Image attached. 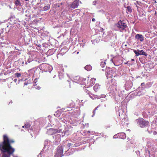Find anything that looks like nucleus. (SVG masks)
Instances as JSON below:
<instances>
[{
  "mask_svg": "<svg viewBox=\"0 0 157 157\" xmlns=\"http://www.w3.org/2000/svg\"><path fill=\"white\" fill-rule=\"evenodd\" d=\"M136 122L137 124L141 127L144 128L148 126L149 122L145 121L143 118H139L136 119Z\"/></svg>",
  "mask_w": 157,
  "mask_h": 157,
  "instance_id": "4",
  "label": "nucleus"
},
{
  "mask_svg": "<svg viewBox=\"0 0 157 157\" xmlns=\"http://www.w3.org/2000/svg\"><path fill=\"white\" fill-rule=\"evenodd\" d=\"M77 78H79V77H77Z\"/></svg>",
  "mask_w": 157,
  "mask_h": 157,
  "instance_id": "55",
  "label": "nucleus"
},
{
  "mask_svg": "<svg viewBox=\"0 0 157 157\" xmlns=\"http://www.w3.org/2000/svg\"><path fill=\"white\" fill-rule=\"evenodd\" d=\"M157 133V132H154L153 133V134H154V135H156Z\"/></svg>",
  "mask_w": 157,
  "mask_h": 157,
  "instance_id": "41",
  "label": "nucleus"
},
{
  "mask_svg": "<svg viewBox=\"0 0 157 157\" xmlns=\"http://www.w3.org/2000/svg\"><path fill=\"white\" fill-rule=\"evenodd\" d=\"M42 152H41V153H40V154H42Z\"/></svg>",
  "mask_w": 157,
  "mask_h": 157,
  "instance_id": "56",
  "label": "nucleus"
},
{
  "mask_svg": "<svg viewBox=\"0 0 157 157\" xmlns=\"http://www.w3.org/2000/svg\"><path fill=\"white\" fill-rule=\"evenodd\" d=\"M61 129H55L52 128H50L48 129L46 133L48 134L51 135L55 134L57 132L60 133V132H61Z\"/></svg>",
  "mask_w": 157,
  "mask_h": 157,
  "instance_id": "8",
  "label": "nucleus"
},
{
  "mask_svg": "<svg viewBox=\"0 0 157 157\" xmlns=\"http://www.w3.org/2000/svg\"><path fill=\"white\" fill-rule=\"evenodd\" d=\"M40 67L45 71L50 72L52 70V66L46 63H43L41 64Z\"/></svg>",
  "mask_w": 157,
  "mask_h": 157,
  "instance_id": "6",
  "label": "nucleus"
},
{
  "mask_svg": "<svg viewBox=\"0 0 157 157\" xmlns=\"http://www.w3.org/2000/svg\"><path fill=\"white\" fill-rule=\"evenodd\" d=\"M50 5H47L43 7V10L44 11H46L50 9Z\"/></svg>",
  "mask_w": 157,
  "mask_h": 157,
  "instance_id": "20",
  "label": "nucleus"
},
{
  "mask_svg": "<svg viewBox=\"0 0 157 157\" xmlns=\"http://www.w3.org/2000/svg\"><path fill=\"white\" fill-rule=\"evenodd\" d=\"M137 51H139V52H140V55H144L145 56H147V54L144 52V51L143 50H141L140 51L139 50H137Z\"/></svg>",
  "mask_w": 157,
  "mask_h": 157,
  "instance_id": "18",
  "label": "nucleus"
},
{
  "mask_svg": "<svg viewBox=\"0 0 157 157\" xmlns=\"http://www.w3.org/2000/svg\"><path fill=\"white\" fill-rule=\"evenodd\" d=\"M127 10L128 13H131L132 12V9L130 6H128L127 7Z\"/></svg>",
  "mask_w": 157,
  "mask_h": 157,
  "instance_id": "22",
  "label": "nucleus"
},
{
  "mask_svg": "<svg viewBox=\"0 0 157 157\" xmlns=\"http://www.w3.org/2000/svg\"><path fill=\"white\" fill-rule=\"evenodd\" d=\"M87 132L88 133H90V131H88Z\"/></svg>",
  "mask_w": 157,
  "mask_h": 157,
  "instance_id": "50",
  "label": "nucleus"
},
{
  "mask_svg": "<svg viewBox=\"0 0 157 157\" xmlns=\"http://www.w3.org/2000/svg\"><path fill=\"white\" fill-rule=\"evenodd\" d=\"M64 131H67L66 135L67 136L69 134V133L68 132L69 129L68 128H67H67L66 127Z\"/></svg>",
  "mask_w": 157,
  "mask_h": 157,
  "instance_id": "28",
  "label": "nucleus"
},
{
  "mask_svg": "<svg viewBox=\"0 0 157 157\" xmlns=\"http://www.w3.org/2000/svg\"><path fill=\"white\" fill-rule=\"evenodd\" d=\"M45 33H46V35L47 36H48V35L49 34V33L47 32H45Z\"/></svg>",
  "mask_w": 157,
  "mask_h": 157,
  "instance_id": "38",
  "label": "nucleus"
},
{
  "mask_svg": "<svg viewBox=\"0 0 157 157\" xmlns=\"http://www.w3.org/2000/svg\"><path fill=\"white\" fill-rule=\"evenodd\" d=\"M119 115V116H120V114H121V115H122L123 113V111L122 109H119L118 110Z\"/></svg>",
  "mask_w": 157,
  "mask_h": 157,
  "instance_id": "26",
  "label": "nucleus"
},
{
  "mask_svg": "<svg viewBox=\"0 0 157 157\" xmlns=\"http://www.w3.org/2000/svg\"><path fill=\"white\" fill-rule=\"evenodd\" d=\"M13 157H18L17 156H15L14 155H13Z\"/></svg>",
  "mask_w": 157,
  "mask_h": 157,
  "instance_id": "49",
  "label": "nucleus"
},
{
  "mask_svg": "<svg viewBox=\"0 0 157 157\" xmlns=\"http://www.w3.org/2000/svg\"><path fill=\"white\" fill-rule=\"evenodd\" d=\"M135 114L137 116H138V114L137 113H135Z\"/></svg>",
  "mask_w": 157,
  "mask_h": 157,
  "instance_id": "47",
  "label": "nucleus"
},
{
  "mask_svg": "<svg viewBox=\"0 0 157 157\" xmlns=\"http://www.w3.org/2000/svg\"><path fill=\"white\" fill-rule=\"evenodd\" d=\"M79 5V0H75L73 2L71 6V8L73 9L77 8Z\"/></svg>",
  "mask_w": 157,
  "mask_h": 157,
  "instance_id": "11",
  "label": "nucleus"
},
{
  "mask_svg": "<svg viewBox=\"0 0 157 157\" xmlns=\"http://www.w3.org/2000/svg\"><path fill=\"white\" fill-rule=\"evenodd\" d=\"M134 52L136 54V56H138L140 55V52H139V51H137L136 50H135L134 51Z\"/></svg>",
  "mask_w": 157,
  "mask_h": 157,
  "instance_id": "25",
  "label": "nucleus"
},
{
  "mask_svg": "<svg viewBox=\"0 0 157 157\" xmlns=\"http://www.w3.org/2000/svg\"><path fill=\"white\" fill-rule=\"evenodd\" d=\"M95 19L94 18H92V21H95Z\"/></svg>",
  "mask_w": 157,
  "mask_h": 157,
  "instance_id": "40",
  "label": "nucleus"
},
{
  "mask_svg": "<svg viewBox=\"0 0 157 157\" xmlns=\"http://www.w3.org/2000/svg\"><path fill=\"white\" fill-rule=\"evenodd\" d=\"M135 38L141 42L143 41L144 40V36L141 34H136L135 36Z\"/></svg>",
  "mask_w": 157,
  "mask_h": 157,
  "instance_id": "13",
  "label": "nucleus"
},
{
  "mask_svg": "<svg viewBox=\"0 0 157 157\" xmlns=\"http://www.w3.org/2000/svg\"><path fill=\"white\" fill-rule=\"evenodd\" d=\"M144 83H141V85L142 86H143V85H144Z\"/></svg>",
  "mask_w": 157,
  "mask_h": 157,
  "instance_id": "48",
  "label": "nucleus"
},
{
  "mask_svg": "<svg viewBox=\"0 0 157 157\" xmlns=\"http://www.w3.org/2000/svg\"><path fill=\"white\" fill-rule=\"evenodd\" d=\"M71 145V143H68L67 146L68 147H70Z\"/></svg>",
  "mask_w": 157,
  "mask_h": 157,
  "instance_id": "35",
  "label": "nucleus"
},
{
  "mask_svg": "<svg viewBox=\"0 0 157 157\" xmlns=\"http://www.w3.org/2000/svg\"><path fill=\"white\" fill-rule=\"evenodd\" d=\"M32 61V60L31 59H28L27 61H25V65H26L27 64V62H28V63H30Z\"/></svg>",
  "mask_w": 157,
  "mask_h": 157,
  "instance_id": "29",
  "label": "nucleus"
},
{
  "mask_svg": "<svg viewBox=\"0 0 157 157\" xmlns=\"http://www.w3.org/2000/svg\"><path fill=\"white\" fill-rule=\"evenodd\" d=\"M89 96L90 98H91L93 99H94L96 98L98 99L99 97L98 96L96 95H94L92 94H89Z\"/></svg>",
  "mask_w": 157,
  "mask_h": 157,
  "instance_id": "16",
  "label": "nucleus"
},
{
  "mask_svg": "<svg viewBox=\"0 0 157 157\" xmlns=\"http://www.w3.org/2000/svg\"><path fill=\"white\" fill-rule=\"evenodd\" d=\"M61 135L60 134H57L53 136L55 139V143L56 144H58L60 141Z\"/></svg>",
  "mask_w": 157,
  "mask_h": 157,
  "instance_id": "10",
  "label": "nucleus"
},
{
  "mask_svg": "<svg viewBox=\"0 0 157 157\" xmlns=\"http://www.w3.org/2000/svg\"><path fill=\"white\" fill-rule=\"evenodd\" d=\"M30 126V124H29L28 123H26L25 124V128L26 129V130H29V128Z\"/></svg>",
  "mask_w": 157,
  "mask_h": 157,
  "instance_id": "24",
  "label": "nucleus"
},
{
  "mask_svg": "<svg viewBox=\"0 0 157 157\" xmlns=\"http://www.w3.org/2000/svg\"><path fill=\"white\" fill-rule=\"evenodd\" d=\"M115 27L120 29V31L122 32L127 27L126 24L121 20L115 25Z\"/></svg>",
  "mask_w": 157,
  "mask_h": 157,
  "instance_id": "3",
  "label": "nucleus"
},
{
  "mask_svg": "<svg viewBox=\"0 0 157 157\" xmlns=\"http://www.w3.org/2000/svg\"><path fill=\"white\" fill-rule=\"evenodd\" d=\"M12 103V101H11L10 102V103Z\"/></svg>",
  "mask_w": 157,
  "mask_h": 157,
  "instance_id": "52",
  "label": "nucleus"
},
{
  "mask_svg": "<svg viewBox=\"0 0 157 157\" xmlns=\"http://www.w3.org/2000/svg\"><path fill=\"white\" fill-rule=\"evenodd\" d=\"M125 115H123V116H124Z\"/></svg>",
  "mask_w": 157,
  "mask_h": 157,
  "instance_id": "60",
  "label": "nucleus"
},
{
  "mask_svg": "<svg viewBox=\"0 0 157 157\" xmlns=\"http://www.w3.org/2000/svg\"><path fill=\"white\" fill-rule=\"evenodd\" d=\"M105 65L104 64V63H103L102 66H101V67H104Z\"/></svg>",
  "mask_w": 157,
  "mask_h": 157,
  "instance_id": "43",
  "label": "nucleus"
},
{
  "mask_svg": "<svg viewBox=\"0 0 157 157\" xmlns=\"http://www.w3.org/2000/svg\"><path fill=\"white\" fill-rule=\"evenodd\" d=\"M67 81H68L69 82V81L68 80H67Z\"/></svg>",
  "mask_w": 157,
  "mask_h": 157,
  "instance_id": "58",
  "label": "nucleus"
},
{
  "mask_svg": "<svg viewBox=\"0 0 157 157\" xmlns=\"http://www.w3.org/2000/svg\"><path fill=\"white\" fill-rule=\"evenodd\" d=\"M118 135L119 138L123 139H125L126 137L125 134L123 132L119 133Z\"/></svg>",
  "mask_w": 157,
  "mask_h": 157,
  "instance_id": "15",
  "label": "nucleus"
},
{
  "mask_svg": "<svg viewBox=\"0 0 157 157\" xmlns=\"http://www.w3.org/2000/svg\"><path fill=\"white\" fill-rule=\"evenodd\" d=\"M14 3L16 6H20L21 5V2H20L17 0H16L15 2Z\"/></svg>",
  "mask_w": 157,
  "mask_h": 157,
  "instance_id": "21",
  "label": "nucleus"
},
{
  "mask_svg": "<svg viewBox=\"0 0 157 157\" xmlns=\"http://www.w3.org/2000/svg\"><path fill=\"white\" fill-rule=\"evenodd\" d=\"M136 153H138V152H137V151H136Z\"/></svg>",
  "mask_w": 157,
  "mask_h": 157,
  "instance_id": "53",
  "label": "nucleus"
},
{
  "mask_svg": "<svg viewBox=\"0 0 157 157\" xmlns=\"http://www.w3.org/2000/svg\"><path fill=\"white\" fill-rule=\"evenodd\" d=\"M119 137L118 134L114 136L113 137L114 138H117Z\"/></svg>",
  "mask_w": 157,
  "mask_h": 157,
  "instance_id": "32",
  "label": "nucleus"
},
{
  "mask_svg": "<svg viewBox=\"0 0 157 157\" xmlns=\"http://www.w3.org/2000/svg\"><path fill=\"white\" fill-rule=\"evenodd\" d=\"M108 83L109 84V85H108V86H109L110 90L113 87V88L115 90L116 94H117L119 97H121L122 96L124 91L121 90L119 87H117V83L114 79H112L110 81H108Z\"/></svg>",
  "mask_w": 157,
  "mask_h": 157,
  "instance_id": "1",
  "label": "nucleus"
},
{
  "mask_svg": "<svg viewBox=\"0 0 157 157\" xmlns=\"http://www.w3.org/2000/svg\"><path fill=\"white\" fill-rule=\"evenodd\" d=\"M86 93L89 94H89H91V93L90 92V91H88L87 90L86 92Z\"/></svg>",
  "mask_w": 157,
  "mask_h": 157,
  "instance_id": "34",
  "label": "nucleus"
},
{
  "mask_svg": "<svg viewBox=\"0 0 157 157\" xmlns=\"http://www.w3.org/2000/svg\"><path fill=\"white\" fill-rule=\"evenodd\" d=\"M95 81V79L94 78H92L91 79L90 82H89L87 83V87H90L93 86V85ZM86 86V85H85Z\"/></svg>",
  "mask_w": 157,
  "mask_h": 157,
  "instance_id": "12",
  "label": "nucleus"
},
{
  "mask_svg": "<svg viewBox=\"0 0 157 157\" xmlns=\"http://www.w3.org/2000/svg\"><path fill=\"white\" fill-rule=\"evenodd\" d=\"M78 52H77V53H78Z\"/></svg>",
  "mask_w": 157,
  "mask_h": 157,
  "instance_id": "57",
  "label": "nucleus"
},
{
  "mask_svg": "<svg viewBox=\"0 0 157 157\" xmlns=\"http://www.w3.org/2000/svg\"><path fill=\"white\" fill-rule=\"evenodd\" d=\"M28 84L27 82H25L24 83V85H27Z\"/></svg>",
  "mask_w": 157,
  "mask_h": 157,
  "instance_id": "39",
  "label": "nucleus"
},
{
  "mask_svg": "<svg viewBox=\"0 0 157 157\" xmlns=\"http://www.w3.org/2000/svg\"><path fill=\"white\" fill-rule=\"evenodd\" d=\"M116 72V70L114 68H109V71L107 70L106 73V75L107 78H111L113 76L114 77L115 75Z\"/></svg>",
  "mask_w": 157,
  "mask_h": 157,
  "instance_id": "5",
  "label": "nucleus"
},
{
  "mask_svg": "<svg viewBox=\"0 0 157 157\" xmlns=\"http://www.w3.org/2000/svg\"><path fill=\"white\" fill-rule=\"evenodd\" d=\"M125 115H123V116H124Z\"/></svg>",
  "mask_w": 157,
  "mask_h": 157,
  "instance_id": "59",
  "label": "nucleus"
},
{
  "mask_svg": "<svg viewBox=\"0 0 157 157\" xmlns=\"http://www.w3.org/2000/svg\"><path fill=\"white\" fill-rule=\"evenodd\" d=\"M34 87L37 89L39 90L40 89V87L39 86H38L36 87V85L34 84Z\"/></svg>",
  "mask_w": 157,
  "mask_h": 157,
  "instance_id": "31",
  "label": "nucleus"
},
{
  "mask_svg": "<svg viewBox=\"0 0 157 157\" xmlns=\"http://www.w3.org/2000/svg\"><path fill=\"white\" fill-rule=\"evenodd\" d=\"M103 63H104V64L105 65V62L104 61L103 62H101V65L102 66V65Z\"/></svg>",
  "mask_w": 157,
  "mask_h": 157,
  "instance_id": "36",
  "label": "nucleus"
},
{
  "mask_svg": "<svg viewBox=\"0 0 157 157\" xmlns=\"http://www.w3.org/2000/svg\"><path fill=\"white\" fill-rule=\"evenodd\" d=\"M15 75L17 77H21V75L20 73H16L15 74Z\"/></svg>",
  "mask_w": 157,
  "mask_h": 157,
  "instance_id": "30",
  "label": "nucleus"
},
{
  "mask_svg": "<svg viewBox=\"0 0 157 157\" xmlns=\"http://www.w3.org/2000/svg\"><path fill=\"white\" fill-rule=\"evenodd\" d=\"M52 148V142L48 140H46L44 142V145L42 151H45L51 153Z\"/></svg>",
  "mask_w": 157,
  "mask_h": 157,
  "instance_id": "2",
  "label": "nucleus"
},
{
  "mask_svg": "<svg viewBox=\"0 0 157 157\" xmlns=\"http://www.w3.org/2000/svg\"><path fill=\"white\" fill-rule=\"evenodd\" d=\"M22 127V128H25V125H24V126H23Z\"/></svg>",
  "mask_w": 157,
  "mask_h": 157,
  "instance_id": "51",
  "label": "nucleus"
},
{
  "mask_svg": "<svg viewBox=\"0 0 157 157\" xmlns=\"http://www.w3.org/2000/svg\"><path fill=\"white\" fill-rule=\"evenodd\" d=\"M100 85L96 84L93 87V89L95 92H97L100 89Z\"/></svg>",
  "mask_w": 157,
  "mask_h": 157,
  "instance_id": "14",
  "label": "nucleus"
},
{
  "mask_svg": "<svg viewBox=\"0 0 157 157\" xmlns=\"http://www.w3.org/2000/svg\"><path fill=\"white\" fill-rule=\"evenodd\" d=\"M84 68L86 70L89 71H90L92 69V67L90 65H88L86 66Z\"/></svg>",
  "mask_w": 157,
  "mask_h": 157,
  "instance_id": "17",
  "label": "nucleus"
},
{
  "mask_svg": "<svg viewBox=\"0 0 157 157\" xmlns=\"http://www.w3.org/2000/svg\"><path fill=\"white\" fill-rule=\"evenodd\" d=\"M136 153H138V152H137V151H136Z\"/></svg>",
  "mask_w": 157,
  "mask_h": 157,
  "instance_id": "54",
  "label": "nucleus"
},
{
  "mask_svg": "<svg viewBox=\"0 0 157 157\" xmlns=\"http://www.w3.org/2000/svg\"><path fill=\"white\" fill-rule=\"evenodd\" d=\"M63 149L61 146H58L55 155V157H61L63 156Z\"/></svg>",
  "mask_w": 157,
  "mask_h": 157,
  "instance_id": "7",
  "label": "nucleus"
},
{
  "mask_svg": "<svg viewBox=\"0 0 157 157\" xmlns=\"http://www.w3.org/2000/svg\"><path fill=\"white\" fill-rule=\"evenodd\" d=\"M15 82H16L17 81V79H15L14 80H13Z\"/></svg>",
  "mask_w": 157,
  "mask_h": 157,
  "instance_id": "42",
  "label": "nucleus"
},
{
  "mask_svg": "<svg viewBox=\"0 0 157 157\" xmlns=\"http://www.w3.org/2000/svg\"><path fill=\"white\" fill-rule=\"evenodd\" d=\"M121 124L124 126H127L129 124L128 119L125 115H124V116L123 117V118L121 120Z\"/></svg>",
  "mask_w": 157,
  "mask_h": 157,
  "instance_id": "9",
  "label": "nucleus"
},
{
  "mask_svg": "<svg viewBox=\"0 0 157 157\" xmlns=\"http://www.w3.org/2000/svg\"><path fill=\"white\" fill-rule=\"evenodd\" d=\"M106 96L105 94H101V95L100 96H98V97H99L98 99L100 98H104L105 99V100H107V99L106 98Z\"/></svg>",
  "mask_w": 157,
  "mask_h": 157,
  "instance_id": "23",
  "label": "nucleus"
},
{
  "mask_svg": "<svg viewBox=\"0 0 157 157\" xmlns=\"http://www.w3.org/2000/svg\"><path fill=\"white\" fill-rule=\"evenodd\" d=\"M96 1H94L93 2V4L94 5H96Z\"/></svg>",
  "mask_w": 157,
  "mask_h": 157,
  "instance_id": "37",
  "label": "nucleus"
},
{
  "mask_svg": "<svg viewBox=\"0 0 157 157\" xmlns=\"http://www.w3.org/2000/svg\"><path fill=\"white\" fill-rule=\"evenodd\" d=\"M95 110H94L93 111V115L92 116V117H93L94 116V115L95 114Z\"/></svg>",
  "mask_w": 157,
  "mask_h": 157,
  "instance_id": "33",
  "label": "nucleus"
},
{
  "mask_svg": "<svg viewBox=\"0 0 157 157\" xmlns=\"http://www.w3.org/2000/svg\"><path fill=\"white\" fill-rule=\"evenodd\" d=\"M8 88H10V85H8Z\"/></svg>",
  "mask_w": 157,
  "mask_h": 157,
  "instance_id": "46",
  "label": "nucleus"
},
{
  "mask_svg": "<svg viewBox=\"0 0 157 157\" xmlns=\"http://www.w3.org/2000/svg\"><path fill=\"white\" fill-rule=\"evenodd\" d=\"M60 132H62V137L64 136L65 135H66L67 131H64V130H63V132H62V130Z\"/></svg>",
  "mask_w": 157,
  "mask_h": 157,
  "instance_id": "27",
  "label": "nucleus"
},
{
  "mask_svg": "<svg viewBox=\"0 0 157 157\" xmlns=\"http://www.w3.org/2000/svg\"><path fill=\"white\" fill-rule=\"evenodd\" d=\"M18 63H19V65L21 66H24L25 65V63H24V61L22 59H19L18 60Z\"/></svg>",
  "mask_w": 157,
  "mask_h": 157,
  "instance_id": "19",
  "label": "nucleus"
},
{
  "mask_svg": "<svg viewBox=\"0 0 157 157\" xmlns=\"http://www.w3.org/2000/svg\"><path fill=\"white\" fill-rule=\"evenodd\" d=\"M98 106H97L95 109L94 110L95 111L98 108Z\"/></svg>",
  "mask_w": 157,
  "mask_h": 157,
  "instance_id": "45",
  "label": "nucleus"
},
{
  "mask_svg": "<svg viewBox=\"0 0 157 157\" xmlns=\"http://www.w3.org/2000/svg\"><path fill=\"white\" fill-rule=\"evenodd\" d=\"M86 78H83L82 79L83 81H85L86 80Z\"/></svg>",
  "mask_w": 157,
  "mask_h": 157,
  "instance_id": "44",
  "label": "nucleus"
}]
</instances>
